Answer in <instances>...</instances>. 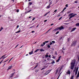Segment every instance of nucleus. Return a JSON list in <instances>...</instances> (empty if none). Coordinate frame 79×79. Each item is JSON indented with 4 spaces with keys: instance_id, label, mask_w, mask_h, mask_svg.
Segmentation results:
<instances>
[{
    "instance_id": "obj_1",
    "label": "nucleus",
    "mask_w": 79,
    "mask_h": 79,
    "mask_svg": "<svg viewBox=\"0 0 79 79\" xmlns=\"http://www.w3.org/2000/svg\"><path fill=\"white\" fill-rule=\"evenodd\" d=\"M79 69V67H75L74 69H75L73 70V72H75V75H76L77 73V71H78V69Z\"/></svg>"
},
{
    "instance_id": "obj_53",
    "label": "nucleus",
    "mask_w": 79,
    "mask_h": 79,
    "mask_svg": "<svg viewBox=\"0 0 79 79\" xmlns=\"http://www.w3.org/2000/svg\"><path fill=\"white\" fill-rule=\"evenodd\" d=\"M19 27V25H18L17 27V28H18Z\"/></svg>"
},
{
    "instance_id": "obj_27",
    "label": "nucleus",
    "mask_w": 79,
    "mask_h": 79,
    "mask_svg": "<svg viewBox=\"0 0 79 79\" xmlns=\"http://www.w3.org/2000/svg\"><path fill=\"white\" fill-rule=\"evenodd\" d=\"M52 43H53V44H55V42L54 41H52Z\"/></svg>"
},
{
    "instance_id": "obj_56",
    "label": "nucleus",
    "mask_w": 79,
    "mask_h": 79,
    "mask_svg": "<svg viewBox=\"0 0 79 79\" xmlns=\"http://www.w3.org/2000/svg\"><path fill=\"white\" fill-rule=\"evenodd\" d=\"M62 49L63 50H65V48H64V47L62 48Z\"/></svg>"
},
{
    "instance_id": "obj_61",
    "label": "nucleus",
    "mask_w": 79,
    "mask_h": 79,
    "mask_svg": "<svg viewBox=\"0 0 79 79\" xmlns=\"http://www.w3.org/2000/svg\"><path fill=\"white\" fill-rule=\"evenodd\" d=\"M53 24H52L51 25V26H53Z\"/></svg>"
},
{
    "instance_id": "obj_6",
    "label": "nucleus",
    "mask_w": 79,
    "mask_h": 79,
    "mask_svg": "<svg viewBox=\"0 0 79 79\" xmlns=\"http://www.w3.org/2000/svg\"><path fill=\"white\" fill-rule=\"evenodd\" d=\"M74 65H71V69H74Z\"/></svg>"
},
{
    "instance_id": "obj_12",
    "label": "nucleus",
    "mask_w": 79,
    "mask_h": 79,
    "mask_svg": "<svg viewBox=\"0 0 79 79\" xmlns=\"http://www.w3.org/2000/svg\"><path fill=\"white\" fill-rule=\"evenodd\" d=\"M67 74H70V71L69 70H68L67 72L66 73Z\"/></svg>"
},
{
    "instance_id": "obj_19",
    "label": "nucleus",
    "mask_w": 79,
    "mask_h": 79,
    "mask_svg": "<svg viewBox=\"0 0 79 79\" xmlns=\"http://www.w3.org/2000/svg\"><path fill=\"white\" fill-rule=\"evenodd\" d=\"M40 51H41V52H44V51H45V50L43 49H42L40 50Z\"/></svg>"
},
{
    "instance_id": "obj_21",
    "label": "nucleus",
    "mask_w": 79,
    "mask_h": 79,
    "mask_svg": "<svg viewBox=\"0 0 79 79\" xmlns=\"http://www.w3.org/2000/svg\"><path fill=\"white\" fill-rule=\"evenodd\" d=\"M14 74H15V73L11 74V76H10V77H13V76Z\"/></svg>"
},
{
    "instance_id": "obj_49",
    "label": "nucleus",
    "mask_w": 79,
    "mask_h": 79,
    "mask_svg": "<svg viewBox=\"0 0 79 79\" xmlns=\"http://www.w3.org/2000/svg\"><path fill=\"white\" fill-rule=\"evenodd\" d=\"M1 29V30H2V29H3V28H2V27Z\"/></svg>"
},
{
    "instance_id": "obj_41",
    "label": "nucleus",
    "mask_w": 79,
    "mask_h": 79,
    "mask_svg": "<svg viewBox=\"0 0 79 79\" xmlns=\"http://www.w3.org/2000/svg\"><path fill=\"white\" fill-rule=\"evenodd\" d=\"M62 18V17H60L59 19V20H60V19H61Z\"/></svg>"
},
{
    "instance_id": "obj_23",
    "label": "nucleus",
    "mask_w": 79,
    "mask_h": 79,
    "mask_svg": "<svg viewBox=\"0 0 79 79\" xmlns=\"http://www.w3.org/2000/svg\"><path fill=\"white\" fill-rule=\"evenodd\" d=\"M76 15H77V14H74L73 15H72V16H73V17H74V16H75Z\"/></svg>"
},
{
    "instance_id": "obj_9",
    "label": "nucleus",
    "mask_w": 79,
    "mask_h": 79,
    "mask_svg": "<svg viewBox=\"0 0 79 79\" xmlns=\"http://www.w3.org/2000/svg\"><path fill=\"white\" fill-rule=\"evenodd\" d=\"M58 29H59V28L57 27L54 30V31H58Z\"/></svg>"
},
{
    "instance_id": "obj_47",
    "label": "nucleus",
    "mask_w": 79,
    "mask_h": 79,
    "mask_svg": "<svg viewBox=\"0 0 79 79\" xmlns=\"http://www.w3.org/2000/svg\"><path fill=\"white\" fill-rule=\"evenodd\" d=\"M45 44V42H44L43 43V44L44 45Z\"/></svg>"
},
{
    "instance_id": "obj_44",
    "label": "nucleus",
    "mask_w": 79,
    "mask_h": 79,
    "mask_svg": "<svg viewBox=\"0 0 79 79\" xmlns=\"http://www.w3.org/2000/svg\"><path fill=\"white\" fill-rule=\"evenodd\" d=\"M52 58H54V59H55V57L54 56H53L52 57Z\"/></svg>"
},
{
    "instance_id": "obj_48",
    "label": "nucleus",
    "mask_w": 79,
    "mask_h": 79,
    "mask_svg": "<svg viewBox=\"0 0 79 79\" xmlns=\"http://www.w3.org/2000/svg\"><path fill=\"white\" fill-rule=\"evenodd\" d=\"M46 21H47V20H45L44 21V22H46Z\"/></svg>"
},
{
    "instance_id": "obj_28",
    "label": "nucleus",
    "mask_w": 79,
    "mask_h": 79,
    "mask_svg": "<svg viewBox=\"0 0 79 79\" xmlns=\"http://www.w3.org/2000/svg\"><path fill=\"white\" fill-rule=\"evenodd\" d=\"M69 30H71V27H69Z\"/></svg>"
},
{
    "instance_id": "obj_13",
    "label": "nucleus",
    "mask_w": 79,
    "mask_h": 79,
    "mask_svg": "<svg viewBox=\"0 0 79 79\" xmlns=\"http://www.w3.org/2000/svg\"><path fill=\"white\" fill-rule=\"evenodd\" d=\"M12 67V66H10L9 67V68L8 69V70H9V69H11V68Z\"/></svg>"
},
{
    "instance_id": "obj_8",
    "label": "nucleus",
    "mask_w": 79,
    "mask_h": 79,
    "mask_svg": "<svg viewBox=\"0 0 79 79\" xmlns=\"http://www.w3.org/2000/svg\"><path fill=\"white\" fill-rule=\"evenodd\" d=\"M76 28H74L72 29V30H71V32H73V31H74L75 30H76Z\"/></svg>"
},
{
    "instance_id": "obj_29",
    "label": "nucleus",
    "mask_w": 79,
    "mask_h": 79,
    "mask_svg": "<svg viewBox=\"0 0 79 79\" xmlns=\"http://www.w3.org/2000/svg\"><path fill=\"white\" fill-rule=\"evenodd\" d=\"M74 2L75 3H77V1H75Z\"/></svg>"
},
{
    "instance_id": "obj_43",
    "label": "nucleus",
    "mask_w": 79,
    "mask_h": 79,
    "mask_svg": "<svg viewBox=\"0 0 79 79\" xmlns=\"http://www.w3.org/2000/svg\"><path fill=\"white\" fill-rule=\"evenodd\" d=\"M73 76H72L71 77V79H73Z\"/></svg>"
},
{
    "instance_id": "obj_30",
    "label": "nucleus",
    "mask_w": 79,
    "mask_h": 79,
    "mask_svg": "<svg viewBox=\"0 0 79 79\" xmlns=\"http://www.w3.org/2000/svg\"><path fill=\"white\" fill-rule=\"evenodd\" d=\"M38 51H39V49H37L36 50V51H35V52H37Z\"/></svg>"
},
{
    "instance_id": "obj_62",
    "label": "nucleus",
    "mask_w": 79,
    "mask_h": 79,
    "mask_svg": "<svg viewBox=\"0 0 79 79\" xmlns=\"http://www.w3.org/2000/svg\"><path fill=\"white\" fill-rule=\"evenodd\" d=\"M3 57H4V56H2V58H3Z\"/></svg>"
},
{
    "instance_id": "obj_38",
    "label": "nucleus",
    "mask_w": 79,
    "mask_h": 79,
    "mask_svg": "<svg viewBox=\"0 0 79 79\" xmlns=\"http://www.w3.org/2000/svg\"><path fill=\"white\" fill-rule=\"evenodd\" d=\"M49 41H46L45 42V43H48V42Z\"/></svg>"
},
{
    "instance_id": "obj_17",
    "label": "nucleus",
    "mask_w": 79,
    "mask_h": 79,
    "mask_svg": "<svg viewBox=\"0 0 79 79\" xmlns=\"http://www.w3.org/2000/svg\"><path fill=\"white\" fill-rule=\"evenodd\" d=\"M47 74H48V73L47 72L44 73V76H46V75H47Z\"/></svg>"
},
{
    "instance_id": "obj_51",
    "label": "nucleus",
    "mask_w": 79,
    "mask_h": 79,
    "mask_svg": "<svg viewBox=\"0 0 79 79\" xmlns=\"http://www.w3.org/2000/svg\"><path fill=\"white\" fill-rule=\"evenodd\" d=\"M6 58V57H4L3 58V59H5V58Z\"/></svg>"
},
{
    "instance_id": "obj_57",
    "label": "nucleus",
    "mask_w": 79,
    "mask_h": 79,
    "mask_svg": "<svg viewBox=\"0 0 79 79\" xmlns=\"http://www.w3.org/2000/svg\"><path fill=\"white\" fill-rule=\"evenodd\" d=\"M8 61V60H6L3 63H5V62H6V61Z\"/></svg>"
},
{
    "instance_id": "obj_36",
    "label": "nucleus",
    "mask_w": 79,
    "mask_h": 79,
    "mask_svg": "<svg viewBox=\"0 0 79 79\" xmlns=\"http://www.w3.org/2000/svg\"><path fill=\"white\" fill-rule=\"evenodd\" d=\"M65 6L66 7H68V4H66Z\"/></svg>"
},
{
    "instance_id": "obj_55",
    "label": "nucleus",
    "mask_w": 79,
    "mask_h": 79,
    "mask_svg": "<svg viewBox=\"0 0 79 79\" xmlns=\"http://www.w3.org/2000/svg\"><path fill=\"white\" fill-rule=\"evenodd\" d=\"M17 12H19V10H17Z\"/></svg>"
},
{
    "instance_id": "obj_11",
    "label": "nucleus",
    "mask_w": 79,
    "mask_h": 79,
    "mask_svg": "<svg viewBox=\"0 0 79 79\" xmlns=\"http://www.w3.org/2000/svg\"><path fill=\"white\" fill-rule=\"evenodd\" d=\"M31 11V10H30L27 11V12H25V14H27V13H29V12H30V11Z\"/></svg>"
},
{
    "instance_id": "obj_31",
    "label": "nucleus",
    "mask_w": 79,
    "mask_h": 79,
    "mask_svg": "<svg viewBox=\"0 0 79 79\" xmlns=\"http://www.w3.org/2000/svg\"><path fill=\"white\" fill-rule=\"evenodd\" d=\"M44 45V44H42L41 45V47H43Z\"/></svg>"
},
{
    "instance_id": "obj_60",
    "label": "nucleus",
    "mask_w": 79,
    "mask_h": 79,
    "mask_svg": "<svg viewBox=\"0 0 79 79\" xmlns=\"http://www.w3.org/2000/svg\"><path fill=\"white\" fill-rule=\"evenodd\" d=\"M60 75L58 76V78H57V79H58V78H59L60 77Z\"/></svg>"
},
{
    "instance_id": "obj_59",
    "label": "nucleus",
    "mask_w": 79,
    "mask_h": 79,
    "mask_svg": "<svg viewBox=\"0 0 79 79\" xmlns=\"http://www.w3.org/2000/svg\"><path fill=\"white\" fill-rule=\"evenodd\" d=\"M64 24H69V23H64Z\"/></svg>"
},
{
    "instance_id": "obj_46",
    "label": "nucleus",
    "mask_w": 79,
    "mask_h": 79,
    "mask_svg": "<svg viewBox=\"0 0 79 79\" xmlns=\"http://www.w3.org/2000/svg\"><path fill=\"white\" fill-rule=\"evenodd\" d=\"M38 66V65H37L35 67V68H37Z\"/></svg>"
},
{
    "instance_id": "obj_45",
    "label": "nucleus",
    "mask_w": 79,
    "mask_h": 79,
    "mask_svg": "<svg viewBox=\"0 0 79 79\" xmlns=\"http://www.w3.org/2000/svg\"><path fill=\"white\" fill-rule=\"evenodd\" d=\"M13 57H12L9 61V63H10V61H11V60L12 59H13Z\"/></svg>"
},
{
    "instance_id": "obj_42",
    "label": "nucleus",
    "mask_w": 79,
    "mask_h": 79,
    "mask_svg": "<svg viewBox=\"0 0 79 79\" xmlns=\"http://www.w3.org/2000/svg\"><path fill=\"white\" fill-rule=\"evenodd\" d=\"M52 28H51L48 31L46 32V33H47V32H48L49 31H50V29H51Z\"/></svg>"
},
{
    "instance_id": "obj_16",
    "label": "nucleus",
    "mask_w": 79,
    "mask_h": 79,
    "mask_svg": "<svg viewBox=\"0 0 79 79\" xmlns=\"http://www.w3.org/2000/svg\"><path fill=\"white\" fill-rule=\"evenodd\" d=\"M66 7L64 8L63 11H62L61 12L62 13L63 11H64V10H66Z\"/></svg>"
},
{
    "instance_id": "obj_3",
    "label": "nucleus",
    "mask_w": 79,
    "mask_h": 79,
    "mask_svg": "<svg viewBox=\"0 0 79 79\" xmlns=\"http://www.w3.org/2000/svg\"><path fill=\"white\" fill-rule=\"evenodd\" d=\"M74 15V14L73 13H71L69 14V16L70 17L69 18V19H71V18H73V16L72 15Z\"/></svg>"
},
{
    "instance_id": "obj_2",
    "label": "nucleus",
    "mask_w": 79,
    "mask_h": 79,
    "mask_svg": "<svg viewBox=\"0 0 79 79\" xmlns=\"http://www.w3.org/2000/svg\"><path fill=\"white\" fill-rule=\"evenodd\" d=\"M77 42V41H73L72 43V44L71 45V46L72 47H73V46H75L76 44V43Z\"/></svg>"
},
{
    "instance_id": "obj_54",
    "label": "nucleus",
    "mask_w": 79,
    "mask_h": 79,
    "mask_svg": "<svg viewBox=\"0 0 79 79\" xmlns=\"http://www.w3.org/2000/svg\"><path fill=\"white\" fill-rule=\"evenodd\" d=\"M35 19V18H34L32 20V21H34V20Z\"/></svg>"
},
{
    "instance_id": "obj_5",
    "label": "nucleus",
    "mask_w": 79,
    "mask_h": 79,
    "mask_svg": "<svg viewBox=\"0 0 79 79\" xmlns=\"http://www.w3.org/2000/svg\"><path fill=\"white\" fill-rule=\"evenodd\" d=\"M58 28L59 29V30H60V31H61V30H62V29H64V28L63 26H61L60 27H59Z\"/></svg>"
},
{
    "instance_id": "obj_33",
    "label": "nucleus",
    "mask_w": 79,
    "mask_h": 79,
    "mask_svg": "<svg viewBox=\"0 0 79 79\" xmlns=\"http://www.w3.org/2000/svg\"><path fill=\"white\" fill-rule=\"evenodd\" d=\"M3 61V60H2L0 62V64L2 63V62Z\"/></svg>"
},
{
    "instance_id": "obj_58",
    "label": "nucleus",
    "mask_w": 79,
    "mask_h": 79,
    "mask_svg": "<svg viewBox=\"0 0 79 79\" xmlns=\"http://www.w3.org/2000/svg\"><path fill=\"white\" fill-rule=\"evenodd\" d=\"M18 44L16 47H15V48H16V47H18Z\"/></svg>"
},
{
    "instance_id": "obj_64",
    "label": "nucleus",
    "mask_w": 79,
    "mask_h": 79,
    "mask_svg": "<svg viewBox=\"0 0 79 79\" xmlns=\"http://www.w3.org/2000/svg\"><path fill=\"white\" fill-rule=\"evenodd\" d=\"M50 13V12H49L47 13H48H48Z\"/></svg>"
},
{
    "instance_id": "obj_25",
    "label": "nucleus",
    "mask_w": 79,
    "mask_h": 79,
    "mask_svg": "<svg viewBox=\"0 0 79 79\" xmlns=\"http://www.w3.org/2000/svg\"><path fill=\"white\" fill-rule=\"evenodd\" d=\"M45 56L46 57V58H47V57H48V55H46Z\"/></svg>"
},
{
    "instance_id": "obj_22",
    "label": "nucleus",
    "mask_w": 79,
    "mask_h": 79,
    "mask_svg": "<svg viewBox=\"0 0 79 79\" xmlns=\"http://www.w3.org/2000/svg\"><path fill=\"white\" fill-rule=\"evenodd\" d=\"M55 61H52L51 63V64H53L54 63H55Z\"/></svg>"
},
{
    "instance_id": "obj_26",
    "label": "nucleus",
    "mask_w": 79,
    "mask_h": 79,
    "mask_svg": "<svg viewBox=\"0 0 79 79\" xmlns=\"http://www.w3.org/2000/svg\"><path fill=\"white\" fill-rule=\"evenodd\" d=\"M47 47L49 48H50V45H48L47 46Z\"/></svg>"
},
{
    "instance_id": "obj_63",
    "label": "nucleus",
    "mask_w": 79,
    "mask_h": 79,
    "mask_svg": "<svg viewBox=\"0 0 79 79\" xmlns=\"http://www.w3.org/2000/svg\"><path fill=\"white\" fill-rule=\"evenodd\" d=\"M50 56H51V55H50L49 56V57L50 58Z\"/></svg>"
},
{
    "instance_id": "obj_20",
    "label": "nucleus",
    "mask_w": 79,
    "mask_h": 79,
    "mask_svg": "<svg viewBox=\"0 0 79 79\" xmlns=\"http://www.w3.org/2000/svg\"><path fill=\"white\" fill-rule=\"evenodd\" d=\"M76 26H79V23H77L76 24Z\"/></svg>"
},
{
    "instance_id": "obj_15",
    "label": "nucleus",
    "mask_w": 79,
    "mask_h": 79,
    "mask_svg": "<svg viewBox=\"0 0 79 79\" xmlns=\"http://www.w3.org/2000/svg\"><path fill=\"white\" fill-rule=\"evenodd\" d=\"M50 8V5L49 6H47V8L48 9V8Z\"/></svg>"
},
{
    "instance_id": "obj_14",
    "label": "nucleus",
    "mask_w": 79,
    "mask_h": 79,
    "mask_svg": "<svg viewBox=\"0 0 79 79\" xmlns=\"http://www.w3.org/2000/svg\"><path fill=\"white\" fill-rule=\"evenodd\" d=\"M50 70H49L47 72V73L48 74H49V73H50Z\"/></svg>"
},
{
    "instance_id": "obj_18",
    "label": "nucleus",
    "mask_w": 79,
    "mask_h": 79,
    "mask_svg": "<svg viewBox=\"0 0 79 79\" xmlns=\"http://www.w3.org/2000/svg\"><path fill=\"white\" fill-rule=\"evenodd\" d=\"M33 52V51H31V52H29V54L30 55H31V54H32V53Z\"/></svg>"
},
{
    "instance_id": "obj_4",
    "label": "nucleus",
    "mask_w": 79,
    "mask_h": 79,
    "mask_svg": "<svg viewBox=\"0 0 79 79\" xmlns=\"http://www.w3.org/2000/svg\"><path fill=\"white\" fill-rule=\"evenodd\" d=\"M75 60L72 61V62L71 63V64L72 65H74V64H75Z\"/></svg>"
},
{
    "instance_id": "obj_24",
    "label": "nucleus",
    "mask_w": 79,
    "mask_h": 79,
    "mask_svg": "<svg viewBox=\"0 0 79 79\" xmlns=\"http://www.w3.org/2000/svg\"><path fill=\"white\" fill-rule=\"evenodd\" d=\"M21 32V31L19 30V31H18L15 32V33H19V32Z\"/></svg>"
},
{
    "instance_id": "obj_52",
    "label": "nucleus",
    "mask_w": 79,
    "mask_h": 79,
    "mask_svg": "<svg viewBox=\"0 0 79 79\" xmlns=\"http://www.w3.org/2000/svg\"><path fill=\"white\" fill-rule=\"evenodd\" d=\"M51 4H52V2H50L49 3V5H51Z\"/></svg>"
},
{
    "instance_id": "obj_37",
    "label": "nucleus",
    "mask_w": 79,
    "mask_h": 79,
    "mask_svg": "<svg viewBox=\"0 0 79 79\" xmlns=\"http://www.w3.org/2000/svg\"><path fill=\"white\" fill-rule=\"evenodd\" d=\"M33 32H35V31H31V33H33Z\"/></svg>"
},
{
    "instance_id": "obj_50",
    "label": "nucleus",
    "mask_w": 79,
    "mask_h": 79,
    "mask_svg": "<svg viewBox=\"0 0 79 79\" xmlns=\"http://www.w3.org/2000/svg\"><path fill=\"white\" fill-rule=\"evenodd\" d=\"M68 42H69V39H68Z\"/></svg>"
},
{
    "instance_id": "obj_10",
    "label": "nucleus",
    "mask_w": 79,
    "mask_h": 79,
    "mask_svg": "<svg viewBox=\"0 0 79 79\" xmlns=\"http://www.w3.org/2000/svg\"><path fill=\"white\" fill-rule=\"evenodd\" d=\"M58 71H59V69H56V74L57 73H58Z\"/></svg>"
},
{
    "instance_id": "obj_39",
    "label": "nucleus",
    "mask_w": 79,
    "mask_h": 79,
    "mask_svg": "<svg viewBox=\"0 0 79 79\" xmlns=\"http://www.w3.org/2000/svg\"><path fill=\"white\" fill-rule=\"evenodd\" d=\"M48 14V13H46V14H45L44 15V16H46Z\"/></svg>"
},
{
    "instance_id": "obj_34",
    "label": "nucleus",
    "mask_w": 79,
    "mask_h": 79,
    "mask_svg": "<svg viewBox=\"0 0 79 79\" xmlns=\"http://www.w3.org/2000/svg\"><path fill=\"white\" fill-rule=\"evenodd\" d=\"M58 33H59V31H57L56 33V34H58Z\"/></svg>"
},
{
    "instance_id": "obj_40",
    "label": "nucleus",
    "mask_w": 79,
    "mask_h": 79,
    "mask_svg": "<svg viewBox=\"0 0 79 79\" xmlns=\"http://www.w3.org/2000/svg\"><path fill=\"white\" fill-rule=\"evenodd\" d=\"M29 4H30V5H32V2H29Z\"/></svg>"
},
{
    "instance_id": "obj_35",
    "label": "nucleus",
    "mask_w": 79,
    "mask_h": 79,
    "mask_svg": "<svg viewBox=\"0 0 79 79\" xmlns=\"http://www.w3.org/2000/svg\"><path fill=\"white\" fill-rule=\"evenodd\" d=\"M57 11V10H56L54 11V13H55V12H56V11Z\"/></svg>"
},
{
    "instance_id": "obj_7",
    "label": "nucleus",
    "mask_w": 79,
    "mask_h": 79,
    "mask_svg": "<svg viewBox=\"0 0 79 79\" xmlns=\"http://www.w3.org/2000/svg\"><path fill=\"white\" fill-rule=\"evenodd\" d=\"M61 56H60L59 57V59L56 60V62H59V61L60 60V58H61Z\"/></svg>"
},
{
    "instance_id": "obj_32",
    "label": "nucleus",
    "mask_w": 79,
    "mask_h": 79,
    "mask_svg": "<svg viewBox=\"0 0 79 79\" xmlns=\"http://www.w3.org/2000/svg\"><path fill=\"white\" fill-rule=\"evenodd\" d=\"M52 42H51L50 44V45H52Z\"/></svg>"
}]
</instances>
